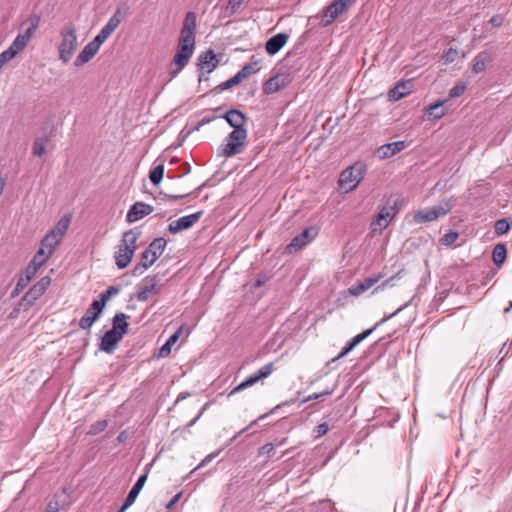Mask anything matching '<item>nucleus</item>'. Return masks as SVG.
Segmentation results:
<instances>
[{"label":"nucleus","mask_w":512,"mask_h":512,"mask_svg":"<svg viewBox=\"0 0 512 512\" xmlns=\"http://www.w3.org/2000/svg\"><path fill=\"white\" fill-rule=\"evenodd\" d=\"M61 41L58 45L59 59L68 63L78 47L76 28L73 23L65 24L60 30Z\"/></svg>","instance_id":"f257e3e1"},{"label":"nucleus","mask_w":512,"mask_h":512,"mask_svg":"<svg viewBox=\"0 0 512 512\" xmlns=\"http://www.w3.org/2000/svg\"><path fill=\"white\" fill-rule=\"evenodd\" d=\"M247 144V130L238 129L230 132L226 139L225 144L220 148V155L225 158H230L243 152Z\"/></svg>","instance_id":"f03ea898"},{"label":"nucleus","mask_w":512,"mask_h":512,"mask_svg":"<svg viewBox=\"0 0 512 512\" xmlns=\"http://www.w3.org/2000/svg\"><path fill=\"white\" fill-rule=\"evenodd\" d=\"M366 171L367 166L365 163L360 161L355 162L353 165L341 172L338 181L340 188L346 189V191L354 190L362 181Z\"/></svg>","instance_id":"7ed1b4c3"},{"label":"nucleus","mask_w":512,"mask_h":512,"mask_svg":"<svg viewBox=\"0 0 512 512\" xmlns=\"http://www.w3.org/2000/svg\"><path fill=\"white\" fill-rule=\"evenodd\" d=\"M454 206V199L442 200L435 206L416 211L413 215V220L418 224L434 221L445 216Z\"/></svg>","instance_id":"20e7f679"},{"label":"nucleus","mask_w":512,"mask_h":512,"mask_svg":"<svg viewBox=\"0 0 512 512\" xmlns=\"http://www.w3.org/2000/svg\"><path fill=\"white\" fill-rule=\"evenodd\" d=\"M40 22L41 16L39 14H31L22 22L21 29L26 27L25 30L19 33L10 45L18 54L25 49L35 31L38 29Z\"/></svg>","instance_id":"39448f33"},{"label":"nucleus","mask_w":512,"mask_h":512,"mask_svg":"<svg viewBox=\"0 0 512 512\" xmlns=\"http://www.w3.org/2000/svg\"><path fill=\"white\" fill-rule=\"evenodd\" d=\"M195 33H196V14L189 11L185 15L183 26L180 31L178 44L187 45L188 48L195 49Z\"/></svg>","instance_id":"423d86ee"},{"label":"nucleus","mask_w":512,"mask_h":512,"mask_svg":"<svg viewBox=\"0 0 512 512\" xmlns=\"http://www.w3.org/2000/svg\"><path fill=\"white\" fill-rule=\"evenodd\" d=\"M408 303L398 308L396 311L391 313L389 316L384 317L380 322L376 323V325L370 329L363 331L362 333L354 336L351 340H349L346 346L342 349V351L333 359L338 360L344 356H346L350 351H352L360 342L366 339L379 325L387 321L388 319L397 315L400 311H402L405 307H407Z\"/></svg>","instance_id":"0eeeda50"},{"label":"nucleus","mask_w":512,"mask_h":512,"mask_svg":"<svg viewBox=\"0 0 512 512\" xmlns=\"http://www.w3.org/2000/svg\"><path fill=\"white\" fill-rule=\"evenodd\" d=\"M356 0H334L323 10V26L331 24L339 15L349 9Z\"/></svg>","instance_id":"6e6552de"},{"label":"nucleus","mask_w":512,"mask_h":512,"mask_svg":"<svg viewBox=\"0 0 512 512\" xmlns=\"http://www.w3.org/2000/svg\"><path fill=\"white\" fill-rule=\"evenodd\" d=\"M317 235L318 228L316 226L307 227L291 240V242L286 247V251L288 253L297 252L308 243H310Z\"/></svg>","instance_id":"1a4fd4ad"},{"label":"nucleus","mask_w":512,"mask_h":512,"mask_svg":"<svg viewBox=\"0 0 512 512\" xmlns=\"http://www.w3.org/2000/svg\"><path fill=\"white\" fill-rule=\"evenodd\" d=\"M274 371V363L270 362L260 368L255 374L249 376L245 381L241 382L239 385H237L230 393V395H233L235 393H238L254 384H256L258 381L267 378L271 375V373Z\"/></svg>","instance_id":"9d476101"},{"label":"nucleus","mask_w":512,"mask_h":512,"mask_svg":"<svg viewBox=\"0 0 512 512\" xmlns=\"http://www.w3.org/2000/svg\"><path fill=\"white\" fill-rule=\"evenodd\" d=\"M203 211L184 216L178 220L172 221L168 226V231L172 234H176L182 230L191 228L202 216Z\"/></svg>","instance_id":"9b49d317"},{"label":"nucleus","mask_w":512,"mask_h":512,"mask_svg":"<svg viewBox=\"0 0 512 512\" xmlns=\"http://www.w3.org/2000/svg\"><path fill=\"white\" fill-rule=\"evenodd\" d=\"M153 210V207L149 204L144 202H136L130 207L126 215V220L128 223H133L143 218L144 216L151 214Z\"/></svg>","instance_id":"f8f14e48"},{"label":"nucleus","mask_w":512,"mask_h":512,"mask_svg":"<svg viewBox=\"0 0 512 512\" xmlns=\"http://www.w3.org/2000/svg\"><path fill=\"white\" fill-rule=\"evenodd\" d=\"M290 82L289 75L285 74H277L273 77H270L263 84V92L265 94H272L279 91L281 88L285 87Z\"/></svg>","instance_id":"ddd939ff"},{"label":"nucleus","mask_w":512,"mask_h":512,"mask_svg":"<svg viewBox=\"0 0 512 512\" xmlns=\"http://www.w3.org/2000/svg\"><path fill=\"white\" fill-rule=\"evenodd\" d=\"M233 130L246 129L248 117L238 109H230L222 116Z\"/></svg>","instance_id":"4468645a"},{"label":"nucleus","mask_w":512,"mask_h":512,"mask_svg":"<svg viewBox=\"0 0 512 512\" xmlns=\"http://www.w3.org/2000/svg\"><path fill=\"white\" fill-rule=\"evenodd\" d=\"M121 339V333L115 332V330H108L101 338L99 349L110 354Z\"/></svg>","instance_id":"2eb2a0df"},{"label":"nucleus","mask_w":512,"mask_h":512,"mask_svg":"<svg viewBox=\"0 0 512 512\" xmlns=\"http://www.w3.org/2000/svg\"><path fill=\"white\" fill-rule=\"evenodd\" d=\"M406 148V142L405 141H396L392 143H387L382 146H380L376 150V154L380 159H387L390 158L397 153L401 152Z\"/></svg>","instance_id":"dca6fc26"},{"label":"nucleus","mask_w":512,"mask_h":512,"mask_svg":"<svg viewBox=\"0 0 512 512\" xmlns=\"http://www.w3.org/2000/svg\"><path fill=\"white\" fill-rule=\"evenodd\" d=\"M146 281H149V285H145L144 287L140 288L137 299L139 301H147L149 298V294H157L160 291V286L158 285V277L157 275L154 276H147Z\"/></svg>","instance_id":"f3484780"},{"label":"nucleus","mask_w":512,"mask_h":512,"mask_svg":"<svg viewBox=\"0 0 512 512\" xmlns=\"http://www.w3.org/2000/svg\"><path fill=\"white\" fill-rule=\"evenodd\" d=\"M198 67L203 70L207 69V73H211L218 65V60L216 59V54L212 49L207 50L202 53L198 57Z\"/></svg>","instance_id":"a211bd4d"},{"label":"nucleus","mask_w":512,"mask_h":512,"mask_svg":"<svg viewBox=\"0 0 512 512\" xmlns=\"http://www.w3.org/2000/svg\"><path fill=\"white\" fill-rule=\"evenodd\" d=\"M288 35L285 33H278L269 38L265 44V49L269 55H275L286 44Z\"/></svg>","instance_id":"6ab92c4d"},{"label":"nucleus","mask_w":512,"mask_h":512,"mask_svg":"<svg viewBox=\"0 0 512 512\" xmlns=\"http://www.w3.org/2000/svg\"><path fill=\"white\" fill-rule=\"evenodd\" d=\"M133 256L134 253L133 251H131V249H129L127 246L121 247V245L119 244L118 250L115 253L117 267L119 269L126 268L130 264Z\"/></svg>","instance_id":"aec40b11"},{"label":"nucleus","mask_w":512,"mask_h":512,"mask_svg":"<svg viewBox=\"0 0 512 512\" xmlns=\"http://www.w3.org/2000/svg\"><path fill=\"white\" fill-rule=\"evenodd\" d=\"M98 51L99 50L91 42H89L76 57L74 65L76 67L83 66L89 62L97 54Z\"/></svg>","instance_id":"412c9836"},{"label":"nucleus","mask_w":512,"mask_h":512,"mask_svg":"<svg viewBox=\"0 0 512 512\" xmlns=\"http://www.w3.org/2000/svg\"><path fill=\"white\" fill-rule=\"evenodd\" d=\"M35 274V268L32 266H27L24 272L20 275L17 285L15 289L12 291L11 296H17L20 293V291H22L30 283L31 279Z\"/></svg>","instance_id":"4be33fe9"},{"label":"nucleus","mask_w":512,"mask_h":512,"mask_svg":"<svg viewBox=\"0 0 512 512\" xmlns=\"http://www.w3.org/2000/svg\"><path fill=\"white\" fill-rule=\"evenodd\" d=\"M411 87V81H400L389 91V98L399 100L411 92Z\"/></svg>","instance_id":"5701e85b"},{"label":"nucleus","mask_w":512,"mask_h":512,"mask_svg":"<svg viewBox=\"0 0 512 512\" xmlns=\"http://www.w3.org/2000/svg\"><path fill=\"white\" fill-rule=\"evenodd\" d=\"M166 240L163 237L155 238L147 247L151 251V259L149 262L153 265L155 261L162 255L166 247Z\"/></svg>","instance_id":"b1692460"},{"label":"nucleus","mask_w":512,"mask_h":512,"mask_svg":"<svg viewBox=\"0 0 512 512\" xmlns=\"http://www.w3.org/2000/svg\"><path fill=\"white\" fill-rule=\"evenodd\" d=\"M448 100L449 99L438 100L435 103L429 105L425 109V112L428 115L429 119L436 120L442 118L446 114V111L442 107L445 103L448 102Z\"/></svg>","instance_id":"393cba45"},{"label":"nucleus","mask_w":512,"mask_h":512,"mask_svg":"<svg viewBox=\"0 0 512 512\" xmlns=\"http://www.w3.org/2000/svg\"><path fill=\"white\" fill-rule=\"evenodd\" d=\"M191 55L176 53L171 66L175 65L176 68L171 67L169 73L171 78H174L178 73L188 64Z\"/></svg>","instance_id":"a878e982"},{"label":"nucleus","mask_w":512,"mask_h":512,"mask_svg":"<svg viewBox=\"0 0 512 512\" xmlns=\"http://www.w3.org/2000/svg\"><path fill=\"white\" fill-rule=\"evenodd\" d=\"M492 61V56L487 51H482L478 53L474 60L472 65V70L474 73L478 74L485 70L486 64L488 62Z\"/></svg>","instance_id":"bb28decb"},{"label":"nucleus","mask_w":512,"mask_h":512,"mask_svg":"<svg viewBox=\"0 0 512 512\" xmlns=\"http://www.w3.org/2000/svg\"><path fill=\"white\" fill-rule=\"evenodd\" d=\"M127 318L128 316L122 312L116 313L112 320L113 327L111 330H115V332L121 333V336L123 337V335H125L129 329Z\"/></svg>","instance_id":"cd10ccee"},{"label":"nucleus","mask_w":512,"mask_h":512,"mask_svg":"<svg viewBox=\"0 0 512 512\" xmlns=\"http://www.w3.org/2000/svg\"><path fill=\"white\" fill-rule=\"evenodd\" d=\"M260 64V60L257 59L255 56H252L250 58V62L246 63L241 70L237 72L238 76H240V79L243 81L247 79L252 74L259 71L258 65Z\"/></svg>","instance_id":"c85d7f7f"},{"label":"nucleus","mask_w":512,"mask_h":512,"mask_svg":"<svg viewBox=\"0 0 512 512\" xmlns=\"http://www.w3.org/2000/svg\"><path fill=\"white\" fill-rule=\"evenodd\" d=\"M140 236V232L135 229H130L123 233L122 240L120 242L121 247L127 246L133 253L137 248L136 242Z\"/></svg>","instance_id":"c756f323"},{"label":"nucleus","mask_w":512,"mask_h":512,"mask_svg":"<svg viewBox=\"0 0 512 512\" xmlns=\"http://www.w3.org/2000/svg\"><path fill=\"white\" fill-rule=\"evenodd\" d=\"M147 476V473H145L137 479L136 483L133 485L125 499L126 504H133L135 502L137 496L139 495L140 491L142 490L147 480Z\"/></svg>","instance_id":"7c9ffc66"},{"label":"nucleus","mask_w":512,"mask_h":512,"mask_svg":"<svg viewBox=\"0 0 512 512\" xmlns=\"http://www.w3.org/2000/svg\"><path fill=\"white\" fill-rule=\"evenodd\" d=\"M70 216L65 215L63 216L55 225V227L50 231L53 233L56 238L61 242L63 236L65 235L66 231L69 228L70 225Z\"/></svg>","instance_id":"2f4dec72"},{"label":"nucleus","mask_w":512,"mask_h":512,"mask_svg":"<svg viewBox=\"0 0 512 512\" xmlns=\"http://www.w3.org/2000/svg\"><path fill=\"white\" fill-rule=\"evenodd\" d=\"M388 224L389 220L385 218L384 214L380 213L379 211L370 224L371 233H382V231L388 226Z\"/></svg>","instance_id":"473e14b6"},{"label":"nucleus","mask_w":512,"mask_h":512,"mask_svg":"<svg viewBox=\"0 0 512 512\" xmlns=\"http://www.w3.org/2000/svg\"><path fill=\"white\" fill-rule=\"evenodd\" d=\"M507 250L506 246L498 243L494 246L492 251V259L496 266L500 267L506 260Z\"/></svg>","instance_id":"72a5a7b5"},{"label":"nucleus","mask_w":512,"mask_h":512,"mask_svg":"<svg viewBox=\"0 0 512 512\" xmlns=\"http://www.w3.org/2000/svg\"><path fill=\"white\" fill-rule=\"evenodd\" d=\"M60 244V241L56 238V236L49 232L41 241V247L48 252V255H52L55 248Z\"/></svg>","instance_id":"f704fd0d"},{"label":"nucleus","mask_w":512,"mask_h":512,"mask_svg":"<svg viewBox=\"0 0 512 512\" xmlns=\"http://www.w3.org/2000/svg\"><path fill=\"white\" fill-rule=\"evenodd\" d=\"M51 255H48V252H46L43 247H40V249L37 251V253L34 255L33 259L27 266H32L35 268V273L37 270L46 263V261L49 259Z\"/></svg>","instance_id":"c9c22d12"},{"label":"nucleus","mask_w":512,"mask_h":512,"mask_svg":"<svg viewBox=\"0 0 512 512\" xmlns=\"http://www.w3.org/2000/svg\"><path fill=\"white\" fill-rule=\"evenodd\" d=\"M182 329H178L175 333H173L166 343L159 350V357H166L170 354L172 346L177 342L179 335L181 334Z\"/></svg>","instance_id":"e433bc0d"},{"label":"nucleus","mask_w":512,"mask_h":512,"mask_svg":"<svg viewBox=\"0 0 512 512\" xmlns=\"http://www.w3.org/2000/svg\"><path fill=\"white\" fill-rule=\"evenodd\" d=\"M49 136L36 138L33 144V153L38 157H42L46 152V143L49 142Z\"/></svg>","instance_id":"4c0bfd02"},{"label":"nucleus","mask_w":512,"mask_h":512,"mask_svg":"<svg viewBox=\"0 0 512 512\" xmlns=\"http://www.w3.org/2000/svg\"><path fill=\"white\" fill-rule=\"evenodd\" d=\"M164 175V165L159 164L154 167L149 173V179L154 185L160 184Z\"/></svg>","instance_id":"58836bf2"},{"label":"nucleus","mask_w":512,"mask_h":512,"mask_svg":"<svg viewBox=\"0 0 512 512\" xmlns=\"http://www.w3.org/2000/svg\"><path fill=\"white\" fill-rule=\"evenodd\" d=\"M510 228V222L505 218L497 220L494 224V231L497 235L506 234Z\"/></svg>","instance_id":"ea45409f"},{"label":"nucleus","mask_w":512,"mask_h":512,"mask_svg":"<svg viewBox=\"0 0 512 512\" xmlns=\"http://www.w3.org/2000/svg\"><path fill=\"white\" fill-rule=\"evenodd\" d=\"M130 13V8L127 3H120L118 7L116 8L113 17H116V19H119L120 22L124 21L126 17Z\"/></svg>","instance_id":"a19ab883"},{"label":"nucleus","mask_w":512,"mask_h":512,"mask_svg":"<svg viewBox=\"0 0 512 512\" xmlns=\"http://www.w3.org/2000/svg\"><path fill=\"white\" fill-rule=\"evenodd\" d=\"M120 289L117 286H110L105 292L101 293L100 299L97 301L101 304V306L106 305L107 301L114 295L118 294Z\"/></svg>","instance_id":"79ce46f5"},{"label":"nucleus","mask_w":512,"mask_h":512,"mask_svg":"<svg viewBox=\"0 0 512 512\" xmlns=\"http://www.w3.org/2000/svg\"><path fill=\"white\" fill-rule=\"evenodd\" d=\"M17 54L18 53L11 46H9L5 51H3L0 54V70L2 69L5 63L12 60Z\"/></svg>","instance_id":"37998d69"},{"label":"nucleus","mask_w":512,"mask_h":512,"mask_svg":"<svg viewBox=\"0 0 512 512\" xmlns=\"http://www.w3.org/2000/svg\"><path fill=\"white\" fill-rule=\"evenodd\" d=\"M111 36L105 29H101L91 43L99 50L100 46Z\"/></svg>","instance_id":"c03bdc74"},{"label":"nucleus","mask_w":512,"mask_h":512,"mask_svg":"<svg viewBox=\"0 0 512 512\" xmlns=\"http://www.w3.org/2000/svg\"><path fill=\"white\" fill-rule=\"evenodd\" d=\"M107 425H108V421L107 420L97 421V422H95L94 424H92L90 426V429L87 432V434L88 435H92V436L97 435L100 432L104 431L105 428L107 427Z\"/></svg>","instance_id":"a18cd8bd"},{"label":"nucleus","mask_w":512,"mask_h":512,"mask_svg":"<svg viewBox=\"0 0 512 512\" xmlns=\"http://www.w3.org/2000/svg\"><path fill=\"white\" fill-rule=\"evenodd\" d=\"M241 82H242V80L240 79V76H238V74L236 73L233 77H231L227 81L218 85L217 89L220 91L227 90V89L232 88L235 85H238Z\"/></svg>","instance_id":"49530a36"},{"label":"nucleus","mask_w":512,"mask_h":512,"mask_svg":"<svg viewBox=\"0 0 512 512\" xmlns=\"http://www.w3.org/2000/svg\"><path fill=\"white\" fill-rule=\"evenodd\" d=\"M104 309V306H101V304L97 301V300H94L90 307L87 309L86 311V315H90V316H94L96 315V320L99 318V316L101 315L102 311Z\"/></svg>","instance_id":"de8ad7c7"},{"label":"nucleus","mask_w":512,"mask_h":512,"mask_svg":"<svg viewBox=\"0 0 512 512\" xmlns=\"http://www.w3.org/2000/svg\"><path fill=\"white\" fill-rule=\"evenodd\" d=\"M34 302L35 300L33 298H30L29 294L26 293L19 301L18 308L16 310L27 311L34 304Z\"/></svg>","instance_id":"09e8293b"},{"label":"nucleus","mask_w":512,"mask_h":512,"mask_svg":"<svg viewBox=\"0 0 512 512\" xmlns=\"http://www.w3.org/2000/svg\"><path fill=\"white\" fill-rule=\"evenodd\" d=\"M466 90V85L464 83H458L454 87L449 90L448 96L449 99L460 97Z\"/></svg>","instance_id":"8fccbe9b"},{"label":"nucleus","mask_w":512,"mask_h":512,"mask_svg":"<svg viewBox=\"0 0 512 512\" xmlns=\"http://www.w3.org/2000/svg\"><path fill=\"white\" fill-rule=\"evenodd\" d=\"M96 315L94 316H90V315H84L80 321H79V326L80 328L84 329V330H89L91 328V326L93 325V323L96 321Z\"/></svg>","instance_id":"3c124183"},{"label":"nucleus","mask_w":512,"mask_h":512,"mask_svg":"<svg viewBox=\"0 0 512 512\" xmlns=\"http://www.w3.org/2000/svg\"><path fill=\"white\" fill-rule=\"evenodd\" d=\"M459 237L458 232L450 231L446 233L440 240L443 245H452Z\"/></svg>","instance_id":"603ef678"},{"label":"nucleus","mask_w":512,"mask_h":512,"mask_svg":"<svg viewBox=\"0 0 512 512\" xmlns=\"http://www.w3.org/2000/svg\"><path fill=\"white\" fill-rule=\"evenodd\" d=\"M150 266H152L151 262H139L137 265L134 266L132 270L133 276H139L144 273L145 270H147Z\"/></svg>","instance_id":"864d4df0"},{"label":"nucleus","mask_w":512,"mask_h":512,"mask_svg":"<svg viewBox=\"0 0 512 512\" xmlns=\"http://www.w3.org/2000/svg\"><path fill=\"white\" fill-rule=\"evenodd\" d=\"M366 290H368L367 286L363 283V281H361L360 283L349 288V293L353 296H359Z\"/></svg>","instance_id":"5fc2aeb1"},{"label":"nucleus","mask_w":512,"mask_h":512,"mask_svg":"<svg viewBox=\"0 0 512 512\" xmlns=\"http://www.w3.org/2000/svg\"><path fill=\"white\" fill-rule=\"evenodd\" d=\"M119 19H116V17L111 16V18L108 20L107 24L103 27L108 33L112 34L116 28L120 25Z\"/></svg>","instance_id":"6e6d98bb"},{"label":"nucleus","mask_w":512,"mask_h":512,"mask_svg":"<svg viewBox=\"0 0 512 512\" xmlns=\"http://www.w3.org/2000/svg\"><path fill=\"white\" fill-rule=\"evenodd\" d=\"M386 204L391 211H397L398 213L402 206V201L399 198L390 197L387 199Z\"/></svg>","instance_id":"4d7b16f0"},{"label":"nucleus","mask_w":512,"mask_h":512,"mask_svg":"<svg viewBox=\"0 0 512 512\" xmlns=\"http://www.w3.org/2000/svg\"><path fill=\"white\" fill-rule=\"evenodd\" d=\"M457 55H458V51L456 49L449 48L447 50V52L443 55L444 62L446 64H450V63L454 62L457 58Z\"/></svg>","instance_id":"13d9d810"},{"label":"nucleus","mask_w":512,"mask_h":512,"mask_svg":"<svg viewBox=\"0 0 512 512\" xmlns=\"http://www.w3.org/2000/svg\"><path fill=\"white\" fill-rule=\"evenodd\" d=\"M328 430H329V427H328L327 423H321V424L317 425L314 429L315 438L324 436L328 432Z\"/></svg>","instance_id":"bf43d9fd"},{"label":"nucleus","mask_w":512,"mask_h":512,"mask_svg":"<svg viewBox=\"0 0 512 512\" xmlns=\"http://www.w3.org/2000/svg\"><path fill=\"white\" fill-rule=\"evenodd\" d=\"M27 294H29L30 298H33L36 301L40 296L44 294V291L40 289V286L38 287L35 284L27 291Z\"/></svg>","instance_id":"052dcab7"},{"label":"nucleus","mask_w":512,"mask_h":512,"mask_svg":"<svg viewBox=\"0 0 512 512\" xmlns=\"http://www.w3.org/2000/svg\"><path fill=\"white\" fill-rule=\"evenodd\" d=\"M383 277L382 274L373 275L370 277H367L363 280V283L367 286V288H371L373 285H375L377 282L380 281V279Z\"/></svg>","instance_id":"680f3d73"},{"label":"nucleus","mask_w":512,"mask_h":512,"mask_svg":"<svg viewBox=\"0 0 512 512\" xmlns=\"http://www.w3.org/2000/svg\"><path fill=\"white\" fill-rule=\"evenodd\" d=\"M271 276L267 273H261L258 275L254 287H261L270 280Z\"/></svg>","instance_id":"e2e57ef3"},{"label":"nucleus","mask_w":512,"mask_h":512,"mask_svg":"<svg viewBox=\"0 0 512 512\" xmlns=\"http://www.w3.org/2000/svg\"><path fill=\"white\" fill-rule=\"evenodd\" d=\"M504 22V16L501 15V14H496V15H493L490 20H489V23L495 27V28H498L500 27Z\"/></svg>","instance_id":"0e129e2a"},{"label":"nucleus","mask_w":512,"mask_h":512,"mask_svg":"<svg viewBox=\"0 0 512 512\" xmlns=\"http://www.w3.org/2000/svg\"><path fill=\"white\" fill-rule=\"evenodd\" d=\"M380 213H383L389 221L397 215V211H391L387 204L380 209Z\"/></svg>","instance_id":"69168bd1"},{"label":"nucleus","mask_w":512,"mask_h":512,"mask_svg":"<svg viewBox=\"0 0 512 512\" xmlns=\"http://www.w3.org/2000/svg\"><path fill=\"white\" fill-rule=\"evenodd\" d=\"M51 283V278L48 277V276H45L43 278H41L37 283L36 285L39 287L40 286V289L43 290L44 292L46 291V289L48 288V286L50 285Z\"/></svg>","instance_id":"338daca9"},{"label":"nucleus","mask_w":512,"mask_h":512,"mask_svg":"<svg viewBox=\"0 0 512 512\" xmlns=\"http://www.w3.org/2000/svg\"><path fill=\"white\" fill-rule=\"evenodd\" d=\"M59 504L57 501H50L43 512H58Z\"/></svg>","instance_id":"774afa93"}]
</instances>
